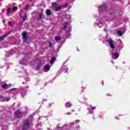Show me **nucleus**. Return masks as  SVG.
Wrapping results in <instances>:
<instances>
[{"instance_id": "28", "label": "nucleus", "mask_w": 130, "mask_h": 130, "mask_svg": "<svg viewBox=\"0 0 130 130\" xmlns=\"http://www.w3.org/2000/svg\"><path fill=\"white\" fill-rule=\"evenodd\" d=\"M16 88H12L9 89V91H14V90H16Z\"/></svg>"}, {"instance_id": "13", "label": "nucleus", "mask_w": 130, "mask_h": 130, "mask_svg": "<svg viewBox=\"0 0 130 130\" xmlns=\"http://www.w3.org/2000/svg\"><path fill=\"white\" fill-rule=\"evenodd\" d=\"M55 40L57 42L59 41V40H61V38H60L59 36H57L55 37Z\"/></svg>"}, {"instance_id": "19", "label": "nucleus", "mask_w": 130, "mask_h": 130, "mask_svg": "<svg viewBox=\"0 0 130 130\" xmlns=\"http://www.w3.org/2000/svg\"><path fill=\"white\" fill-rule=\"evenodd\" d=\"M5 99H6V102H8V101H10V100H11V98L10 97L6 96L5 98Z\"/></svg>"}, {"instance_id": "32", "label": "nucleus", "mask_w": 130, "mask_h": 130, "mask_svg": "<svg viewBox=\"0 0 130 130\" xmlns=\"http://www.w3.org/2000/svg\"><path fill=\"white\" fill-rule=\"evenodd\" d=\"M10 27H11V28H13V25H12V24H10Z\"/></svg>"}, {"instance_id": "9", "label": "nucleus", "mask_w": 130, "mask_h": 130, "mask_svg": "<svg viewBox=\"0 0 130 130\" xmlns=\"http://www.w3.org/2000/svg\"><path fill=\"white\" fill-rule=\"evenodd\" d=\"M42 64V63L40 62L36 67L35 70L36 71H38L39 70V69H40L41 68V66Z\"/></svg>"}, {"instance_id": "21", "label": "nucleus", "mask_w": 130, "mask_h": 130, "mask_svg": "<svg viewBox=\"0 0 130 130\" xmlns=\"http://www.w3.org/2000/svg\"><path fill=\"white\" fill-rule=\"evenodd\" d=\"M42 16H43V14L42 13H40V17L38 19V21H40L42 19Z\"/></svg>"}, {"instance_id": "15", "label": "nucleus", "mask_w": 130, "mask_h": 130, "mask_svg": "<svg viewBox=\"0 0 130 130\" xmlns=\"http://www.w3.org/2000/svg\"><path fill=\"white\" fill-rule=\"evenodd\" d=\"M55 61V58L54 57H52L50 60V63H53Z\"/></svg>"}, {"instance_id": "23", "label": "nucleus", "mask_w": 130, "mask_h": 130, "mask_svg": "<svg viewBox=\"0 0 130 130\" xmlns=\"http://www.w3.org/2000/svg\"><path fill=\"white\" fill-rule=\"evenodd\" d=\"M7 13H9V14H11V13H12V10H11V8H8L7 9Z\"/></svg>"}, {"instance_id": "27", "label": "nucleus", "mask_w": 130, "mask_h": 130, "mask_svg": "<svg viewBox=\"0 0 130 130\" xmlns=\"http://www.w3.org/2000/svg\"><path fill=\"white\" fill-rule=\"evenodd\" d=\"M48 43H49V47L50 48L52 46V43H51V42H49Z\"/></svg>"}, {"instance_id": "29", "label": "nucleus", "mask_w": 130, "mask_h": 130, "mask_svg": "<svg viewBox=\"0 0 130 130\" xmlns=\"http://www.w3.org/2000/svg\"><path fill=\"white\" fill-rule=\"evenodd\" d=\"M91 109H92V110H95V109H96V108L94 107H92Z\"/></svg>"}, {"instance_id": "25", "label": "nucleus", "mask_w": 130, "mask_h": 130, "mask_svg": "<svg viewBox=\"0 0 130 130\" xmlns=\"http://www.w3.org/2000/svg\"><path fill=\"white\" fill-rule=\"evenodd\" d=\"M15 114H21V112L20 110H18L16 111Z\"/></svg>"}, {"instance_id": "7", "label": "nucleus", "mask_w": 130, "mask_h": 130, "mask_svg": "<svg viewBox=\"0 0 130 130\" xmlns=\"http://www.w3.org/2000/svg\"><path fill=\"white\" fill-rule=\"evenodd\" d=\"M9 34H10V32H7V34L1 36L0 37V40H4V39H5V38H6V37H7V36H8V35H9Z\"/></svg>"}, {"instance_id": "17", "label": "nucleus", "mask_w": 130, "mask_h": 130, "mask_svg": "<svg viewBox=\"0 0 130 130\" xmlns=\"http://www.w3.org/2000/svg\"><path fill=\"white\" fill-rule=\"evenodd\" d=\"M117 34L119 35V36H122V31L119 30L117 32Z\"/></svg>"}, {"instance_id": "10", "label": "nucleus", "mask_w": 130, "mask_h": 130, "mask_svg": "<svg viewBox=\"0 0 130 130\" xmlns=\"http://www.w3.org/2000/svg\"><path fill=\"white\" fill-rule=\"evenodd\" d=\"M113 56H115V58L116 59H117V58H118V56H119V54L117 52H115L113 54Z\"/></svg>"}, {"instance_id": "5", "label": "nucleus", "mask_w": 130, "mask_h": 130, "mask_svg": "<svg viewBox=\"0 0 130 130\" xmlns=\"http://www.w3.org/2000/svg\"><path fill=\"white\" fill-rule=\"evenodd\" d=\"M44 72L46 73L50 71V66L46 64L44 67Z\"/></svg>"}, {"instance_id": "24", "label": "nucleus", "mask_w": 130, "mask_h": 130, "mask_svg": "<svg viewBox=\"0 0 130 130\" xmlns=\"http://www.w3.org/2000/svg\"><path fill=\"white\" fill-rule=\"evenodd\" d=\"M17 10H18V7H14L13 8H12V11H17Z\"/></svg>"}, {"instance_id": "18", "label": "nucleus", "mask_w": 130, "mask_h": 130, "mask_svg": "<svg viewBox=\"0 0 130 130\" xmlns=\"http://www.w3.org/2000/svg\"><path fill=\"white\" fill-rule=\"evenodd\" d=\"M68 6H69L68 3H66L63 5L61 6V8H67L68 7Z\"/></svg>"}, {"instance_id": "11", "label": "nucleus", "mask_w": 130, "mask_h": 130, "mask_svg": "<svg viewBox=\"0 0 130 130\" xmlns=\"http://www.w3.org/2000/svg\"><path fill=\"white\" fill-rule=\"evenodd\" d=\"M61 6H57L56 8H55V12H59V11L61 10Z\"/></svg>"}, {"instance_id": "14", "label": "nucleus", "mask_w": 130, "mask_h": 130, "mask_svg": "<svg viewBox=\"0 0 130 130\" xmlns=\"http://www.w3.org/2000/svg\"><path fill=\"white\" fill-rule=\"evenodd\" d=\"M9 85H7V83H4L3 85H2V88L3 89H6V88H7V87H9Z\"/></svg>"}, {"instance_id": "2", "label": "nucleus", "mask_w": 130, "mask_h": 130, "mask_svg": "<svg viewBox=\"0 0 130 130\" xmlns=\"http://www.w3.org/2000/svg\"><path fill=\"white\" fill-rule=\"evenodd\" d=\"M107 42L110 44V46L112 49H114L115 48L114 45L113 44V40H112V39H109L107 41Z\"/></svg>"}, {"instance_id": "33", "label": "nucleus", "mask_w": 130, "mask_h": 130, "mask_svg": "<svg viewBox=\"0 0 130 130\" xmlns=\"http://www.w3.org/2000/svg\"><path fill=\"white\" fill-rule=\"evenodd\" d=\"M108 96H111V94H108Z\"/></svg>"}, {"instance_id": "4", "label": "nucleus", "mask_w": 130, "mask_h": 130, "mask_svg": "<svg viewBox=\"0 0 130 130\" xmlns=\"http://www.w3.org/2000/svg\"><path fill=\"white\" fill-rule=\"evenodd\" d=\"M23 39L24 42H27L28 41V37H27V32L25 31L23 32L22 34Z\"/></svg>"}, {"instance_id": "8", "label": "nucleus", "mask_w": 130, "mask_h": 130, "mask_svg": "<svg viewBox=\"0 0 130 130\" xmlns=\"http://www.w3.org/2000/svg\"><path fill=\"white\" fill-rule=\"evenodd\" d=\"M72 104H71L70 103H67L66 104H65V107H66V108H71V107H72Z\"/></svg>"}, {"instance_id": "6", "label": "nucleus", "mask_w": 130, "mask_h": 130, "mask_svg": "<svg viewBox=\"0 0 130 130\" xmlns=\"http://www.w3.org/2000/svg\"><path fill=\"white\" fill-rule=\"evenodd\" d=\"M68 26H69V22H65L63 23V27L62 28V30L64 31L68 28Z\"/></svg>"}, {"instance_id": "12", "label": "nucleus", "mask_w": 130, "mask_h": 130, "mask_svg": "<svg viewBox=\"0 0 130 130\" xmlns=\"http://www.w3.org/2000/svg\"><path fill=\"white\" fill-rule=\"evenodd\" d=\"M46 14L47 16H50V15H51V11L48 9L46 11Z\"/></svg>"}, {"instance_id": "16", "label": "nucleus", "mask_w": 130, "mask_h": 130, "mask_svg": "<svg viewBox=\"0 0 130 130\" xmlns=\"http://www.w3.org/2000/svg\"><path fill=\"white\" fill-rule=\"evenodd\" d=\"M53 8H56L57 7V3L56 2L53 3L52 4Z\"/></svg>"}, {"instance_id": "31", "label": "nucleus", "mask_w": 130, "mask_h": 130, "mask_svg": "<svg viewBox=\"0 0 130 130\" xmlns=\"http://www.w3.org/2000/svg\"><path fill=\"white\" fill-rule=\"evenodd\" d=\"M9 24H10V25H12V22L9 21Z\"/></svg>"}, {"instance_id": "3", "label": "nucleus", "mask_w": 130, "mask_h": 130, "mask_svg": "<svg viewBox=\"0 0 130 130\" xmlns=\"http://www.w3.org/2000/svg\"><path fill=\"white\" fill-rule=\"evenodd\" d=\"M106 8H107V5L104 3L103 4L102 6L99 7V10H101L102 12H105V11H106Z\"/></svg>"}, {"instance_id": "22", "label": "nucleus", "mask_w": 130, "mask_h": 130, "mask_svg": "<svg viewBox=\"0 0 130 130\" xmlns=\"http://www.w3.org/2000/svg\"><path fill=\"white\" fill-rule=\"evenodd\" d=\"M15 116L18 118H20L22 117L21 114H16L15 115Z\"/></svg>"}, {"instance_id": "20", "label": "nucleus", "mask_w": 130, "mask_h": 130, "mask_svg": "<svg viewBox=\"0 0 130 130\" xmlns=\"http://www.w3.org/2000/svg\"><path fill=\"white\" fill-rule=\"evenodd\" d=\"M23 22H25V20H27V15H24V16L22 18Z\"/></svg>"}, {"instance_id": "26", "label": "nucleus", "mask_w": 130, "mask_h": 130, "mask_svg": "<svg viewBox=\"0 0 130 130\" xmlns=\"http://www.w3.org/2000/svg\"><path fill=\"white\" fill-rule=\"evenodd\" d=\"M25 10H26V11H28V10H29V5H27L25 6Z\"/></svg>"}, {"instance_id": "35", "label": "nucleus", "mask_w": 130, "mask_h": 130, "mask_svg": "<svg viewBox=\"0 0 130 130\" xmlns=\"http://www.w3.org/2000/svg\"><path fill=\"white\" fill-rule=\"evenodd\" d=\"M30 2H32V0H30Z\"/></svg>"}, {"instance_id": "34", "label": "nucleus", "mask_w": 130, "mask_h": 130, "mask_svg": "<svg viewBox=\"0 0 130 130\" xmlns=\"http://www.w3.org/2000/svg\"><path fill=\"white\" fill-rule=\"evenodd\" d=\"M13 23H16V22H15V21H14V22H13Z\"/></svg>"}, {"instance_id": "1", "label": "nucleus", "mask_w": 130, "mask_h": 130, "mask_svg": "<svg viewBox=\"0 0 130 130\" xmlns=\"http://www.w3.org/2000/svg\"><path fill=\"white\" fill-rule=\"evenodd\" d=\"M22 126V130H27L30 128V122L28 119L24 120V124Z\"/></svg>"}, {"instance_id": "30", "label": "nucleus", "mask_w": 130, "mask_h": 130, "mask_svg": "<svg viewBox=\"0 0 130 130\" xmlns=\"http://www.w3.org/2000/svg\"><path fill=\"white\" fill-rule=\"evenodd\" d=\"M3 23H6V19H4V20H3Z\"/></svg>"}]
</instances>
